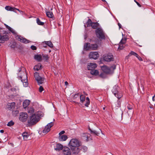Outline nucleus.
<instances>
[{
	"instance_id": "obj_21",
	"label": "nucleus",
	"mask_w": 155,
	"mask_h": 155,
	"mask_svg": "<svg viewBox=\"0 0 155 155\" xmlns=\"http://www.w3.org/2000/svg\"><path fill=\"white\" fill-rule=\"evenodd\" d=\"M58 138L60 141H64L67 139L68 137L66 135H61L59 136Z\"/></svg>"
},
{
	"instance_id": "obj_24",
	"label": "nucleus",
	"mask_w": 155,
	"mask_h": 155,
	"mask_svg": "<svg viewBox=\"0 0 155 155\" xmlns=\"http://www.w3.org/2000/svg\"><path fill=\"white\" fill-rule=\"evenodd\" d=\"M90 47L91 44L89 43H87L84 45V48L86 51L90 50Z\"/></svg>"
},
{
	"instance_id": "obj_27",
	"label": "nucleus",
	"mask_w": 155,
	"mask_h": 155,
	"mask_svg": "<svg viewBox=\"0 0 155 155\" xmlns=\"http://www.w3.org/2000/svg\"><path fill=\"white\" fill-rule=\"evenodd\" d=\"M90 50H95L97 49L98 45L97 44H91Z\"/></svg>"
},
{
	"instance_id": "obj_20",
	"label": "nucleus",
	"mask_w": 155,
	"mask_h": 155,
	"mask_svg": "<svg viewBox=\"0 0 155 155\" xmlns=\"http://www.w3.org/2000/svg\"><path fill=\"white\" fill-rule=\"evenodd\" d=\"M22 135L23 137L24 140H29L30 138L29 134L27 132H23Z\"/></svg>"
},
{
	"instance_id": "obj_28",
	"label": "nucleus",
	"mask_w": 155,
	"mask_h": 155,
	"mask_svg": "<svg viewBox=\"0 0 155 155\" xmlns=\"http://www.w3.org/2000/svg\"><path fill=\"white\" fill-rule=\"evenodd\" d=\"M41 65L40 64H38V65L35 66L33 68L35 71H38L41 69Z\"/></svg>"
},
{
	"instance_id": "obj_5",
	"label": "nucleus",
	"mask_w": 155,
	"mask_h": 155,
	"mask_svg": "<svg viewBox=\"0 0 155 155\" xmlns=\"http://www.w3.org/2000/svg\"><path fill=\"white\" fill-rule=\"evenodd\" d=\"M81 145L80 142L77 139L73 138L70 140L68 145L71 148V147H79Z\"/></svg>"
},
{
	"instance_id": "obj_9",
	"label": "nucleus",
	"mask_w": 155,
	"mask_h": 155,
	"mask_svg": "<svg viewBox=\"0 0 155 155\" xmlns=\"http://www.w3.org/2000/svg\"><path fill=\"white\" fill-rule=\"evenodd\" d=\"M35 80L39 84H41L43 83L44 78L39 76L38 73L35 72Z\"/></svg>"
},
{
	"instance_id": "obj_35",
	"label": "nucleus",
	"mask_w": 155,
	"mask_h": 155,
	"mask_svg": "<svg viewBox=\"0 0 155 155\" xmlns=\"http://www.w3.org/2000/svg\"><path fill=\"white\" fill-rule=\"evenodd\" d=\"M37 23L38 25H42L44 24V22H42L40 21V20H37Z\"/></svg>"
},
{
	"instance_id": "obj_14",
	"label": "nucleus",
	"mask_w": 155,
	"mask_h": 155,
	"mask_svg": "<svg viewBox=\"0 0 155 155\" xmlns=\"http://www.w3.org/2000/svg\"><path fill=\"white\" fill-rule=\"evenodd\" d=\"M9 39V37L7 35H2L0 34V43H3Z\"/></svg>"
},
{
	"instance_id": "obj_62",
	"label": "nucleus",
	"mask_w": 155,
	"mask_h": 155,
	"mask_svg": "<svg viewBox=\"0 0 155 155\" xmlns=\"http://www.w3.org/2000/svg\"><path fill=\"white\" fill-rule=\"evenodd\" d=\"M103 109L104 110L105 109V107H104Z\"/></svg>"
},
{
	"instance_id": "obj_54",
	"label": "nucleus",
	"mask_w": 155,
	"mask_h": 155,
	"mask_svg": "<svg viewBox=\"0 0 155 155\" xmlns=\"http://www.w3.org/2000/svg\"><path fill=\"white\" fill-rule=\"evenodd\" d=\"M118 25L119 26V28H121V25L119 23H118Z\"/></svg>"
},
{
	"instance_id": "obj_43",
	"label": "nucleus",
	"mask_w": 155,
	"mask_h": 155,
	"mask_svg": "<svg viewBox=\"0 0 155 155\" xmlns=\"http://www.w3.org/2000/svg\"><path fill=\"white\" fill-rule=\"evenodd\" d=\"M44 90V88L41 86H40L39 88V91L40 92H41Z\"/></svg>"
},
{
	"instance_id": "obj_51",
	"label": "nucleus",
	"mask_w": 155,
	"mask_h": 155,
	"mask_svg": "<svg viewBox=\"0 0 155 155\" xmlns=\"http://www.w3.org/2000/svg\"><path fill=\"white\" fill-rule=\"evenodd\" d=\"M134 2L137 3V5L140 7H141V5L136 0H134Z\"/></svg>"
},
{
	"instance_id": "obj_26",
	"label": "nucleus",
	"mask_w": 155,
	"mask_h": 155,
	"mask_svg": "<svg viewBox=\"0 0 155 155\" xmlns=\"http://www.w3.org/2000/svg\"><path fill=\"white\" fill-rule=\"evenodd\" d=\"M89 134L87 133H84L82 134V137H83V139L87 141L88 140V137Z\"/></svg>"
},
{
	"instance_id": "obj_32",
	"label": "nucleus",
	"mask_w": 155,
	"mask_h": 155,
	"mask_svg": "<svg viewBox=\"0 0 155 155\" xmlns=\"http://www.w3.org/2000/svg\"><path fill=\"white\" fill-rule=\"evenodd\" d=\"M80 101L83 103L84 101H85V98L84 96L82 95L80 96Z\"/></svg>"
},
{
	"instance_id": "obj_45",
	"label": "nucleus",
	"mask_w": 155,
	"mask_h": 155,
	"mask_svg": "<svg viewBox=\"0 0 155 155\" xmlns=\"http://www.w3.org/2000/svg\"><path fill=\"white\" fill-rule=\"evenodd\" d=\"M136 57L138 59V60L139 61H143V60H142V58H141V57H140V56H139L138 54H137V56H136Z\"/></svg>"
},
{
	"instance_id": "obj_29",
	"label": "nucleus",
	"mask_w": 155,
	"mask_h": 155,
	"mask_svg": "<svg viewBox=\"0 0 155 155\" xmlns=\"http://www.w3.org/2000/svg\"><path fill=\"white\" fill-rule=\"evenodd\" d=\"M46 14L47 17L50 18H52L54 16L53 13L50 11L47 12Z\"/></svg>"
},
{
	"instance_id": "obj_42",
	"label": "nucleus",
	"mask_w": 155,
	"mask_h": 155,
	"mask_svg": "<svg viewBox=\"0 0 155 155\" xmlns=\"http://www.w3.org/2000/svg\"><path fill=\"white\" fill-rule=\"evenodd\" d=\"M86 103L84 105L87 107H88L90 104V101H86Z\"/></svg>"
},
{
	"instance_id": "obj_12",
	"label": "nucleus",
	"mask_w": 155,
	"mask_h": 155,
	"mask_svg": "<svg viewBox=\"0 0 155 155\" xmlns=\"http://www.w3.org/2000/svg\"><path fill=\"white\" fill-rule=\"evenodd\" d=\"M5 9L7 11H13L15 12H16V10H18L20 12H22V14L24 13V12L19 10L18 9L14 7H12L10 6H6L5 7Z\"/></svg>"
},
{
	"instance_id": "obj_63",
	"label": "nucleus",
	"mask_w": 155,
	"mask_h": 155,
	"mask_svg": "<svg viewBox=\"0 0 155 155\" xmlns=\"http://www.w3.org/2000/svg\"><path fill=\"white\" fill-rule=\"evenodd\" d=\"M44 46H46V45H45V44H44Z\"/></svg>"
},
{
	"instance_id": "obj_37",
	"label": "nucleus",
	"mask_w": 155,
	"mask_h": 155,
	"mask_svg": "<svg viewBox=\"0 0 155 155\" xmlns=\"http://www.w3.org/2000/svg\"><path fill=\"white\" fill-rule=\"evenodd\" d=\"M34 112V109L31 108L29 109L28 110V113L31 114H32Z\"/></svg>"
},
{
	"instance_id": "obj_22",
	"label": "nucleus",
	"mask_w": 155,
	"mask_h": 155,
	"mask_svg": "<svg viewBox=\"0 0 155 155\" xmlns=\"http://www.w3.org/2000/svg\"><path fill=\"white\" fill-rule=\"evenodd\" d=\"M63 147L62 145L61 144H58L56 145V147L55 150L57 151H59L60 150L63 149Z\"/></svg>"
},
{
	"instance_id": "obj_59",
	"label": "nucleus",
	"mask_w": 155,
	"mask_h": 155,
	"mask_svg": "<svg viewBox=\"0 0 155 155\" xmlns=\"http://www.w3.org/2000/svg\"><path fill=\"white\" fill-rule=\"evenodd\" d=\"M33 17L36 18V19H37V20L39 19V18H36V17H34V16Z\"/></svg>"
},
{
	"instance_id": "obj_55",
	"label": "nucleus",
	"mask_w": 155,
	"mask_h": 155,
	"mask_svg": "<svg viewBox=\"0 0 155 155\" xmlns=\"http://www.w3.org/2000/svg\"><path fill=\"white\" fill-rule=\"evenodd\" d=\"M78 94H75L74 96V97L75 98L77 97V96H78Z\"/></svg>"
},
{
	"instance_id": "obj_53",
	"label": "nucleus",
	"mask_w": 155,
	"mask_h": 155,
	"mask_svg": "<svg viewBox=\"0 0 155 155\" xmlns=\"http://www.w3.org/2000/svg\"><path fill=\"white\" fill-rule=\"evenodd\" d=\"M152 100L153 101H155V95L153 97Z\"/></svg>"
},
{
	"instance_id": "obj_11",
	"label": "nucleus",
	"mask_w": 155,
	"mask_h": 155,
	"mask_svg": "<svg viewBox=\"0 0 155 155\" xmlns=\"http://www.w3.org/2000/svg\"><path fill=\"white\" fill-rule=\"evenodd\" d=\"M28 117V114L26 113L22 112L20 113L19 119L22 121L25 122L26 120Z\"/></svg>"
},
{
	"instance_id": "obj_34",
	"label": "nucleus",
	"mask_w": 155,
	"mask_h": 155,
	"mask_svg": "<svg viewBox=\"0 0 155 155\" xmlns=\"http://www.w3.org/2000/svg\"><path fill=\"white\" fill-rule=\"evenodd\" d=\"M137 54L135 52L133 51H131L130 53H129V54L128 55L129 56H131L132 55H133L136 57V56H137Z\"/></svg>"
},
{
	"instance_id": "obj_10",
	"label": "nucleus",
	"mask_w": 155,
	"mask_h": 155,
	"mask_svg": "<svg viewBox=\"0 0 155 155\" xmlns=\"http://www.w3.org/2000/svg\"><path fill=\"white\" fill-rule=\"evenodd\" d=\"M54 123L53 122H51L48 123L43 130L42 132L44 134H46L50 130V128L53 126Z\"/></svg>"
},
{
	"instance_id": "obj_25",
	"label": "nucleus",
	"mask_w": 155,
	"mask_h": 155,
	"mask_svg": "<svg viewBox=\"0 0 155 155\" xmlns=\"http://www.w3.org/2000/svg\"><path fill=\"white\" fill-rule=\"evenodd\" d=\"M30 104V101L28 100H25L23 103V106L24 108H26Z\"/></svg>"
},
{
	"instance_id": "obj_15",
	"label": "nucleus",
	"mask_w": 155,
	"mask_h": 155,
	"mask_svg": "<svg viewBox=\"0 0 155 155\" xmlns=\"http://www.w3.org/2000/svg\"><path fill=\"white\" fill-rule=\"evenodd\" d=\"M63 152L64 155H71V153L70 149L68 147H64L63 150Z\"/></svg>"
},
{
	"instance_id": "obj_38",
	"label": "nucleus",
	"mask_w": 155,
	"mask_h": 155,
	"mask_svg": "<svg viewBox=\"0 0 155 155\" xmlns=\"http://www.w3.org/2000/svg\"><path fill=\"white\" fill-rule=\"evenodd\" d=\"M134 111L132 110H129L127 111V113H128V115L129 116L130 115H132Z\"/></svg>"
},
{
	"instance_id": "obj_40",
	"label": "nucleus",
	"mask_w": 155,
	"mask_h": 155,
	"mask_svg": "<svg viewBox=\"0 0 155 155\" xmlns=\"http://www.w3.org/2000/svg\"><path fill=\"white\" fill-rule=\"evenodd\" d=\"M124 47L122 45L120 44L119 47L118 48V50H122L123 49Z\"/></svg>"
},
{
	"instance_id": "obj_48",
	"label": "nucleus",
	"mask_w": 155,
	"mask_h": 155,
	"mask_svg": "<svg viewBox=\"0 0 155 155\" xmlns=\"http://www.w3.org/2000/svg\"><path fill=\"white\" fill-rule=\"evenodd\" d=\"M31 48L33 50H35L36 49V48L35 46L32 45L31 47Z\"/></svg>"
},
{
	"instance_id": "obj_31",
	"label": "nucleus",
	"mask_w": 155,
	"mask_h": 155,
	"mask_svg": "<svg viewBox=\"0 0 155 155\" xmlns=\"http://www.w3.org/2000/svg\"><path fill=\"white\" fill-rule=\"evenodd\" d=\"M35 58L39 61H40L42 60V58L40 55H35Z\"/></svg>"
},
{
	"instance_id": "obj_18",
	"label": "nucleus",
	"mask_w": 155,
	"mask_h": 155,
	"mask_svg": "<svg viewBox=\"0 0 155 155\" xmlns=\"http://www.w3.org/2000/svg\"><path fill=\"white\" fill-rule=\"evenodd\" d=\"M70 149L72 150L73 154H78L80 151V149L78 147H71Z\"/></svg>"
},
{
	"instance_id": "obj_58",
	"label": "nucleus",
	"mask_w": 155,
	"mask_h": 155,
	"mask_svg": "<svg viewBox=\"0 0 155 155\" xmlns=\"http://www.w3.org/2000/svg\"><path fill=\"white\" fill-rule=\"evenodd\" d=\"M68 84V83L67 81H65V85H67V84Z\"/></svg>"
},
{
	"instance_id": "obj_16",
	"label": "nucleus",
	"mask_w": 155,
	"mask_h": 155,
	"mask_svg": "<svg viewBox=\"0 0 155 155\" xmlns=\"http://www.w3.org/2000/svg\"><path fill=\"white\" fill-rule=\"evenodd\" d=\"M87 22L88 25H90L93 28L95 29L97 28L99 25V24L97 22H91V20H88Z\"/></svg>"
},
{
	"instance_id": "obj_19",
	"label": "nucleus",
	"mask_w": 155,
	"mask_h": 155,
	"mask_svg": "<svg viewBox=\"0 0 155 155\" xmlns=\"http://www.w3.org/2000/svg\"><path fill=\"white\" fill-rule=\"evenodd\" d=\"M44 44L46 45H47L49 47L52 48L53 47V45L51 41H44L42 43V45L45 48H46L47 46H44Z\"/></svg>"
},
{
	"instance_id": "obj_44",
	"label": "nucleus",
	"mask_w": 155,
	"mask_h": 155,
	"mask_svg": "<svg viewBox=\"0 0 155 155\" xmlns=\"http://www.w3.org/2000/svg\"><path fill=\"white\" fill-rule=\"evenodd\" d=\"M43 58L46 60H47L48 59V56L47 55H43Z\"/></svg>"
},
{
	"instance_id": "obj_33",
	"label": "nucleus",
	"mask_w": 155,
	"mask_h": 155,
	"mask_svg": "<svg viewBox=\"0 0 155 155\" xmlns=\"http://www.w3.org/2000/svg\"><path fill=\"white\" fill-rule=\"evenodd\" d=\"M89 130L92 133L94 134L97 135H98L99 134V133L96 130H92L90 128H89Z\"/></svg>"
},
{
	"instance_id": "obj_64",
	"label": "nucleus",
	"mask_w": 155,
	"mask_h": 155,
	"mask_svg": "<svg viewBox=\"0 0 155 155\" xmlns=\"http://www.w3.org/2000/svg\"><path fill=\"white\" fill-rule=\"evenodd\" d=\"M100 130V131H101V132H102L101 130Z\"/></svg>"
},
{
	"instance_id": "obj_56",
	"label": "nucleus",
	"mask_w": 155,
	"mask_h": 155,
	"mask_svg": "<svg viewBox=\"0 0 155 155\" xmlns=\"http://www.w3.org/2000/svg\"><path fill=\"white\" fill-rule=\"evenodd\" d=\"M90 101L88 97H87L86 99V101Z\"/></svg>"
},
{
	"instance_id": "obj_13",
	"label": "nucleus",
	"mask_w": 155,
	"mask_h": 155,
	"mask_svg": "<svg viewBox=\"0 0 155 155\" xmlns=\"http://www.w3.org/2000/svg\"><path fill=\"white\" fill-rule=\"evenodd\" d=\"M99 54L97 52H92L90 53L89 56L90 58L96 59L99 57Z\"/></svg>"
},
{
	"instance_id": "obj_23",
	"label": "nucleus",
	"mask_w": 155,
	"mask_h": 155,
	"mask_svg": "<svg viewBox=\"0 0 155 155\" xmlns=\"http://www.w3.org/2000/svg\"><path fill=\"white\" fill-rule=\"evenodd\" d=\"M15 107V103L14 102L8 103L7 105V107L10 109H13Z\"/></svg>"
},
{
	"instance_id": "obj_49",
	"label": "nucleus",
	"mask_w": 155,
	"mask_h": 155,
	"mask_svg": "<svg viewBox=\"0 0 155 155\" xmlns=\"http://www.w3.org/2000/svg\"><path fill=\"white\" fill-rule=\"evenodd\" d=\"M17 89L16 88H12L11 89V90L12 91H16L17 90Z\"/></svg>"
},
{
	"instance_id": "obj_47",
	"label": "nucleus",
	"mask_w": 155,
	"mask_h": 155,
	"mask_svg": "<svg viewBox=\"0 0 155 155\" xmlns=\"http://www.w3.org/2000/svg\"><path fill=\"white\" fill-rule=\"evenodd\" d=\"M65 133V131L64 130H62L60 132L59 134V136L61 135H63V134Z\"/></svg>"
},
{
	"instance_id": "obj_7",
	"label": "nucleus",
	"mask_w": 155,
	"mask_h": 155,
	"mask_svg": "<svg viewBox=\"0 0 155 155\" xmlns=\"http://www.w3.org/2000/svg\"><path fill=\"white\" fill-rule=\"evenodd\" d=\"M96 34L97 38L99 39H105V34L101 29L97 28L96 31Z\"/></svg>"
},
{
	"instance_id": "obj_57",
	"label": "nucleus",
	"mask_w": 155,
	"mask_h": 155,
	"mask_svg": "<svg viewBox=\"0 0 155 155\" xmlns=\"http://www.w3.org/2000/svg\"><path fill=\"white\" fill-rule=\"evenodd\" d=\"M0 132L1 133H3L4 132V130H0Z\"/></svg>"
},
{
	"instance_id": "obj_60",
	"label": "nucleus",
	"mask_w": 155,
	"mask_h": 155,
	"mask_svg": "<svg viewBox=\"0 0 155 155\" xmlns=\"http://www.w3.org/2000/svg\"><path fill=\"white\" fill-rule=\"evenodd\" d=\"M14 112H15L16 113V114H18V111H15Z\"/></svg>"
},
{
	"instance_id": "obj_50",
	"label": "nucleus",
	"mask_w": 155,
	"mask_h": 155,
	"mask_svg": "<svg viewBox=\"0 0 155 155\" xmlns=\"http://www.w3.org/2000/svg\"><path fill=\"white\" fill-rule=\"evenodd\" d=\"M5 26H6V28L9 30H10L11 29V28H12L11 27H9V26L7 25H5Z\"/></svg>"
},
{
	"instance_id": "obj_6",
	"label": "nucleus",
	"mask_w": 155,
	"mask_h": 155,
	"mask_svg": "<svg viewBox=\"0 0 155 155\" xmlns=\"http://www.w3.org/2000/svg\"><path fill=\"white\" fill-rule=\"evenodd\" d=\"M119 87L117 86H114L112 90V91L115 97L118 99H120L122 97V94L118 91Z\"/></svg>"
},
{
	"instance_id": "obj_52",
	"label": "nucleus",
	"mask_w": 155,
	"mask_h": 155,
	"mask_svg": "<svg viewBox=\"0 0 155 155\" xmlns=\"http://www.w3.org/2000/svg\"><path fill=\"white\" fill-rule=\"evenodd\" d=\"M82 149L84 150V151H86L87 150V148L86 147H84L82 148Z\"/></svg>"
},
{
	"instance_id": "obj_36",
	"label": "nucleus",
	"mask_w": 155,
	"mask_h": 155,
	"mask_svg": "<svg viewBox=\"0 0 155 155\" xmlns=\"http://www.w3.org/2000/svg\"><path fill=\"white\" fill-rule=\"evenodd\" d=\"M14 124V123L12 121H11L8 123L7 125L8 126H11L13 125Z\"/></svg>"
},
{
	"instance_id": "obj_1",
	"label": "nucleus",
	"mask_w": 155,
	"mask_h": 155,
	"mask_svg": "<svg viewBox=\"0 0 155 155\" xmlns=\"http://www.w3.org/2000/svg\"><path fill=\"white\" fill-rule=\"evenodd\" d=\"M41 117L40 112H37L36 113L32 114L29 117L28 121V123L29 125H32L35 124L39 120L40 117Z\"/></svg>"
},
{
	"instance_id": "obj_30",
	"label": "nucleus",
	"mask_w": 155,
	"mask_h": 155,
	"mask_svg": "<svg viewBox=\"0 0 155 155\" xmlns=\"http://www.w3.org/2000/svg\"><path fill=\"white\" fill-rule=\"evenodd\" d=\"M91 73L92 75H97L98 74L99 72L98 70L94 69L91 71Z\"/></svg>"
},
{
	"instance_id": "obj_61",
	"label": "nucleus",
	"mask_w": 155,
	"mask_h": 155,
	"mask_svg": "<svg viewBox=\"0 0 155 155\" xmlns=\"http://www.w3.org/2000/svg\"><path fill=\"white\" fill-rule=\"evenodd\" d=\"M101 1L102 2H107L105 0H101Z\"/></svg>"
},
{
	"instance_id": "obj_41",
	"label": "nucleus",
	"mask_w": 155,
	"mask_h": 155,
	"mask_svg": "<svg viewBox=\"0 0 155 155\" xmlns=\"http://www.w3.org/2000/svg\"><path fill=\"white\" fill-rule=\"evenodd\" d=\"M126 41V40L125 39H122L120 43V44H121V45H122L123 44H124L125 43Z\"/></svg>"
},
{
	"instance_id": "obj_39",
	"label": "nucleus",
	"mask_w": 155,
	"mask_h": 155,
	"mask_svg": "<svg viewBox=\"0 0 155 155\" xmlns=\"http://www.w3.org/2000/svg\"><path fill=\"white\" fill-rule=\"evenodd\" d=\"M127 108L129 110H131L133 109V106L130 104H128L127 106Z\"/></svg>"
},
{
	"instance_id": "obj_4",
	"label": "nucleus",
	"mask_w": 155,
	"mask_h": 155,
	"mask_svg": "<svg viewBox=\"0 0 155 155\" xmlns=\"http://www.w3.org/2000/svg\"><path fill=\"white\" fill-rule=\"evenodd\" d=\"M116 69V66L113 65L110 68L106 65H104L101 67V69L104 73L107 74H111L113 72V71Z\"/></svg>"
},
{
	"instance_id": "obj_8",
	"label": "nucleus",
	"mask_w": 155,
	"mask_h": 155,
	"mask_svg": "<svg viewBox=\"0 0 155 155\" xmlns=\"http://www.w3.org/2000/svg\"><path fill=\"white\" fill-rule=\"evenodd\" d=\"M103 59L104 61L107 62H109L114 60L113 55L111 54H109L107 55L103 56Z\"/></svg>"
},
{
	"instance_id": "obj_46",
	"label": "nucleus",
	"mask_w": 155,
	"mask_h": 155,
	"mask_svg": "<svg viewBox=\"0 0 155 155\" xmlns=\"http://www.w3.org/2000/svg\"><path fill=\"white\" fill-rule=\"evenodd\" d=\"M100 76L102 78H104L105 77V74L103 73H101Z\"/></svg>"
},
{
	"instance_id": "obj_2",
	"label": "nucleus",
	"mask_w": 155,
	"mask_h": 155,
	"mask_svg": "<svg viewBox=\"0 0 155 155\" xmlns=\"http://www.w3.org/2000/svg\"><path fill=\"white\" fill-rule=\"evenodd\" d=\"M23 71L21 72V70H19V72L18 74V78L21 80V81L22 82L23 85L25 87L28 86V83L27 82V74L25 71V69L23 68Z\"/></svg>"
},
{
	"instance_id": "obj_17",
	"label": "nucleus",
	"mask_w": 155,
	"mask_h": 155,
	"mask_svg": "<svg viewBox=\"0 0 155 155\" xmlns=\"http://www.w3.org/2000/svg\"><path fill=\"white\" fill-rule=\"evenodd\" d=\"M97 67V64L94 63H88L87 68L88 70L91 71L95 69Z\"/></svg>"
},
{
	"instance_id": "obj_3",
	"label": "nucleus",
	"mask_w": 155,
	"mask_h": 155,
	"mask_svg": "<svg viewBox=\"0 0 155 155\" xmlns=\"http://www.w3.org/2000/svg\"><path fill=\"white\" fill-rule=\"evenodd\" d=\"M13 34L16 35V38L18 41H20L21 42L25 44H27L30 42L29 40L27 39L26 38L23 37L21 35H17V33L12 28L9 31Z\"/></svg>"
}]
</instances>
